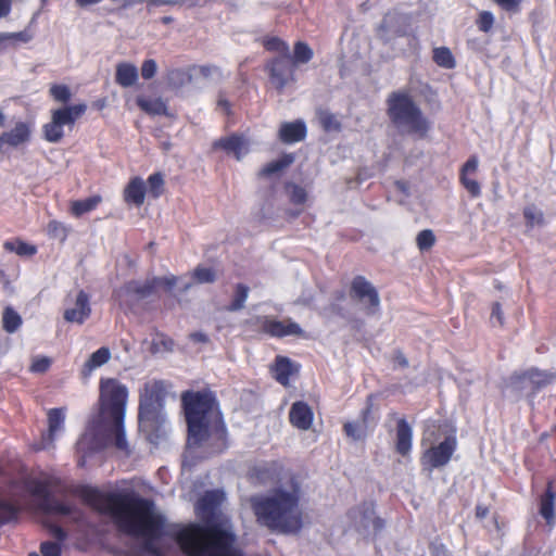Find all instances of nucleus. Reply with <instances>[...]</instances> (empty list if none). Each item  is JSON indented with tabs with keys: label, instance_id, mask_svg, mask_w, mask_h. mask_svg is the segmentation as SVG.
<instances>
[{
	"label": "nucleus",
	"instance_id": "aec40b11",
	"mask_svg": "<svg viewBox=\"0 0 556 556\" xmlns=\"http://www.w3.org/2000/svg\"><path fill=\"white\" fill-rule=\"evenodd\" d=\"M369 409H365L354 420L344 424L345 434L354 441L364 440L369 430L368 424Z\"/></svg>",
	"mask_w": 556,
	"mask_h": 556
},
{
	"label": "nucleus",
	"instance_id": "a211bd4d",
	"mask_svg": "<svg viewBox=\"0 0 556 556\" xmlns=\"http://www.w3.org/2000/svg\"><path fill=\"white\" fill-rule=\"evenodd\" d=\"M270 81L277 89H282L289 81L293 79L287 60L277 59L269 65Z\"/></svg>",
	"mask_w": 556,
	"mask_h": 556
},
{
	"label": "nucleus",
	"instance_id": "79ce46f5",
	"mask_svg": "<svg viewBox=\"0 0 556 556\" xmlns=\"http://www.w3.org/2000/svg\"><path fill=\"white\" fill-rule=\"evenodd\" d=\"M435 242V236L432 230L425 229L416 237V243L420 251L430 250Z\"/></svg>",
	"mask_w": 556,
	"mask_h": 556
},
{
	"label": "nucleus",
	"instance_id": "2f4dec72",
	"mask_svg": "<svg viewBox=\"0 0 556 556\" xmlns=\"http://www.w3.org/2000/svg\"><path fill=\"white\" fill-rule=\"evenodd\" d=\"M222 501V494L217 491L207 492L197 504L198 515L204 517L206 511H212Z\"/></svg>",
	"mask_w": 556,
	"mask_h": 556
},
{
	"label": "nucleus",
	"instance_id": "412c9836",
	"mask_svg": "<svg viewBox=\"0 0 556 556\" xmlns=\"http://www.w3.org/2000/svg\"><path fill=\"white\" fill-rule=\"evenodd\" d=\"M115 80L124 88L136 86L139 81L137 66L130 62L118 63L115 71Z\"/></svg>",
	"mask_w": 556,
	"mask_h": 556
},
{
	"label": "nucleus",
	"instance_id": "09e8293b",
	"mask_svg": "<svg viewBox=\"0 0 556 556\" xmlns=\"http://www.w3.org/2000/svg\"><path fill=\"white\" fill-rule=\"evenodd\" d=\"M149 191L154 195L159 197L163 191L164 179L160 174H153L148 179Z\"/></svg>",
	"mask_w": 556,
	"mask_h": 556
},
{
	"label": "nucleus",
	"instance_id": "13d9d810",
	"mask_svg": "<svg viewBox=\"0 0 556 556\" xmlns=\"http://www.w3.org/2000/svg\"><path fill=\"white\" fill-rule=\"evenodd\" d=\"M479 161L476 156L470 157L463 166L460 177H470L478 169Z\"/></svg>",
	"mask_w": 556,
	"mask_h": 556
},
{
	"label": "nucleus",
	"instance_id": "58836bf2",
	"mask_svg": "<svg viewBox=\"0 0 556 556\" xmlns=\"http://www.w3.org/2000/svg\"><path fill=\"white\" fill-rule=\"evenodd\" d=\"M50 96L60 103H67L72 98V91L68 86L62 84L51 85L49 88Z\"/></svg>",
	"mask_w": 556,
	"mask_h": 556
},
{
	"label": "nucleus",
	"instance_id": "4468645a",
	"mask_svg": "<svg viewBox=\"0 0 556 556\" xmlns=\"http://www.w3.org/2000/svg\"><path fill=\"white\" fill-rule=\"evenodd\" d=\"M553 380L551 374L531 370L528 374L517 377L513 380L510 390L517 391L521 394H528L533 387H542L549 383Z\"/></svg>",
	"mask_w": 556,
	"mask_h": 556
},
{
	"label": "nucleus",
	"instance_id": "f3484780",
	"mask_svg": "<svg viewBox=\"0 0 556 556\" xmlns=\"http://www.w3.org/2000/svg\"><path fill=\"white\" fill-rule=\"evenodd\" d=\"M289 417L294 427L308 430L312 427L314 414L307 404L295 402L290 409Z\"/></svg>",
	"mask_w": 556,
	"mask_h": 556
},
{
	"label": "nucleus",
	"instance_id": "37998d69",
	"mask_svg": "<svg viewBox=\"0 0 556 556\" xmlns=\"http://www.w3.org/2000/svg\"><path fill=\"white\" fill-rule=\"evenodd\" d=\"M288 193H289L291 202L296 205L304 204L308 199L307 191L304 188L296 186V185L289 186Z\"/></svg>",
	"mask_w": 556,
	"mask_h": 556
},
{
	"label": "nucleus",
	"instance_id": "6e6552de",
	"mask_svg": "<svg viewBox=\"0 0 556 556\" xmlns=\"http://www.w3.org/2000/svg\"><path fill=\"white\" fill-rule=\"evenodd\" d=\"M65 420V407L51 408L47 412L48 428L37 444L38 450L50 451L56 447V443L66 435Z\"/></svg>",
	"mask_w": 556,
	"mask_h": 556
},
{
	"label": "nucleus",
	"instance_id": "b1692460",
	"mask_svg": "<svg viewBox=\"0 0 556 556\" xmlns=\"http://www.w3.org/2000/svg\"><path fill=\"white\" fill-rule=\"evenodd\" d=\"M306 127L303 122L285 123L279 129V138L286 143H293L304 139Z\"/></svg>",
	"mask_w": 556,
	"mask_h": 556
},
{
	"label": "nucleus",
	"instance_id": "9b49d317",
	"mask_svg": "<svg viewBox=\"0 0 556 556\" xmlns=\"http://www.w3.org/2000/svg\"><path fill=\"white\" fill-rule=\"evenodd\" d=\"M409 17L399 12H389L382 18L378 34L381 39L391 41L396 37L404 36L409 29Z\"/></svg>",
	"mask_w": 556,
	"mask_h": 556
},
{
	"label": "nucleus",
	"instance_id": "c85d7f7f",
	"mask_svg": "<svg viewBox=\"0 0 556 556\" xmlns=\"http://www.w3.org/2000/svg\"><path fill=\"white\" fill-rule=\"evenodd\" d=\"M101 202L102 198L99 194L92 195L84 200L73 201L71 203V212L76 217H79L83 214L94 210Z\"/></svg>",
	"mask_w": 556,
	"mask_h": 556
},
{
	"label": "nucleus",
	"instance_id": "338daca9",
	"mask_svg": "<svg viewBox=\"0 0 556 556\" xmlns=\"http://www.w3.org/2000/svg\"><path fill=\"white\" fill-rule=\"evenodd\" d=\"M394 364L397 367L405 368L408 366V359L405 357L403 353H397L394 356Z\"/></svg>",
	"mask_w": 556,
	"mask_h": 556
},
{
	"label": "nucleus",
	"instance_id": "6e6d98bb",
	"mask_svg": "<svg viewBox=\"0 0 556 556\" xmlns=\"http://www.w3.org/2000/svg\"><path fill=\"white\" fill-rule=\"evenodd\" d=\"M265 46L268 50L277 51L282 54H288V46L279 38H270L265 41Z\"/></svg>",
	"mask_w": 556,
	"mask_h": 556
},
{
	"label": "nucleus",
	"instance_id": "49530a36",
	"mask_svg": "<svg viewBox=\"0 0 556 556\" xmlns=\"http://www.w3.org/2000/svg\"><path fill=\"white\" fill-rule=\"evenodd\" d=\"M153 282L155 290L161 288L165 291H170L174 287H176L178 278L174 275H165L163 277H153Z\"/></svg>",
	"mask_w": 556,
	"mask_h": 556
},
{
	"label": "nucleus",
	"instance_id": "39448f33",
	"mask_svg": "<svg viewBox=\"0 0 556 556\" xmlns=\"http://www.w3.org/2000/svg\"><path fill=\"white\" fill-rule=\"evenodd\" d=\"M162 392L163 383L153 380L147 382L140 393L139 428L151 441L161 437L165 422L161 409Z\"/></svg>",
	"mask_w": 556,
	"mask_h": 556
},
{
	"label": "nucleus",
	"instance_id": "f03ea898",
	"mask_svg": "<svg viewBox=\"0 0 556 556\" xmlns=\"http://www.w3.org/2000/svg\"><path fill=\"white\" fill-rule=\"evenodd\" d=\"M299 500V485L291 475H287L283 484L253 501V510L257 520L268 528L295 531L302 523Z\"/></svg>",
	"mask_w": 556,
	"mask_h": 556
},
{
	"label": "nucleus",
	"instance_id": "a878e982",
	"mask_svg": "<svg viewBox=\"0 0 556 556\" xmlns=\"http://www.w3.org/2000/svg\"><path fill=\"white\" fill-rule=\"evenodd\" d=\"M412 447V429L401 420L396 428V451L403 456L407 455Z\"/></svg>",
	"mask_w": 556,
	"mask_h": 556
},
{
	"label": "nucleus",
	"instance_id": "1a4fd4ad",
	"mask_svg": "<svg viewBox=\"0 0 556 556\" xmlns=\"http://www.w3.org/2000/svg\"><path fill=\"white\" fill-rule=\"evenodd\" d=\"M33 123L17 121L10 129L0 134V152L18 150L26 147L33 138Z\"/></svg>",
	"mask_w": 556,
	"mask_h": 556
},
{
	"label": "nucleus",
	"instance_id": "8fccbe9b",
	"mask_svg": "<svg viewBox=\"0 0 556 556\" xmlns=\"http://www.w3.org/2000/svg\"><path fill=\"white\" fill-rule=\"evenodd\" d=\"M4 40L22 41L24 43L29 42L34 38V33L30 29H25L18 33H7L2 34Z\"/></svg>",
	"mask_w": 556,
	"mask_h": 556
},
{
	"label": "nucleus",
	"instance_id": "e2e57ef3",
	"mask_svg": "<svg viewBox=\"0 0 556 556\" xmlns=\"http://www.w3.org/2000/svg\"><path fill=\"white\" fill-rule=\"evenodd\" d=\"M314 289L307 288L304 290L303 295L296 300V302L301 305H309L314 300Z\"/></svg>",
	"mask_w": 556,
	"mask_h": 556
},
{
	"label": "nucleus",
	"instance_id": "0e129e2a",
	"mask_svg": "<svg viewBox=\"0 0 556 556\" xmlns=\"http://www.w3.org/2000/svg\"><path fill=\"white\" fill-rule=\"evenodd\" d=\"M200 73L205 77H220V71L219 68L215 66H202L200 67Z\"/></svg>",
	"mask_w": 556,
	"mask_h": 556
},
{
	"label": "nucleus",
	"instance_id": "603ef678",
	"mask_svg": "<svg viewBox=\"0 0 556 556\" xmlns=\"http://www.w3.org/2000/svg\"><path fill=\"white\" fill-rule=\"evenodd\" d=\"M460 181L463 186L466 188V190L471 194V197H480L481 188L480 184L476 179L471 177H460Z\"/></svg>",
	"mask_w": 556,
	"mask_h": 556
},
{
	"label": "nucleus",
	"instance_id": "9d476101",
	"mask_svg": "<svg viewBox=\"0 0 556 556\" xmlns=\"http://www.w3.org/2000/svg\"><path fill=\"white\" fill-rule=\"evenodd\" d=\"M351 296L359 303L368 315H374L380 306V298L375 287L364 277L353 279Z\"/></svg>",
	"mask_w": 556,
	"mask_h": 556
},
{
	"label": "nucleus",
	"instance_id": "4c0bfd02",
	"mask_svg": "<svg viewBox=\"0 0 556 556\" xmlns=\"http://www.w3.org/2000/svg\"><path fill=\"white\" fill-rule=\"evenodd\" d=\"M52 364V358L43 355H36L31 357L29 371L36 375L47 372Z\"/></svg>",
	"mask_w": 556,
	"mask_h": 556
},
{
	"label": "nucleus",
	"instance_id": "c03bdc74",
	"mask_svg": "<svg viewBox=\"0 0 556 556\" xmlns=\"http://www.w3.org/2000/svg\"><path fill=\"white\" fill-rule=\"evenodd\" d=\"M46 511L55 516H67L73 511V506L62 502H51L47 505Z\"/></svg>",
	"mask_w": 556,
	"mask_h": 556
},
{
	"label": "nucleus",
	"instance_id": "423d86ee",
	"mask_svg": "<svg viewBox=\"0 0 556 556\" xmlns=\"http://www.w3.org/2000/svg\"><path fill=\"white\" fill-rule=\"evenodd\" d=\"M389 115L400 127L424 135L428 123L406 94H394L389 100Z\"/></svg>",
	"mask_w": 556,
	"mask_h": 556
},
{
	"label": "nucleus",
	"instance_id": "20e7f679",
	"mask_svg": "<svg viewBox=\"0 0 556 556\" xmlns=\"http://www.w3.org/2000/svg\"><path fill=\"white\" fill-rule=\"evenodd\" d=\"M189 444H199L213 430L219 428L220 419L214 401L207 395L193 393L184 396Z\"/></svg>",
	"mask_w": 556,
	"mask_h": 556
},
{
	"label": "nucleus",
	"instance_id": "de8ad7c7",
	"mask_svg": "<svg viewBox=\"0 0 556 556\" xmlns=\"http://www.w3.org/2000/svg\"><path fill=\"white\" fill-rule=\"evenodd\" d=\"M47 230H48V233L55 239L63 240L66 238V235H67V229H66L65 225L58 220L50 222L48 224Z\"/></svg>",
	"mask_w": 556,
	"mask_h": 556
},
{
	"label": "nucleus",
	"instance_id": "a19ab883",
	"mask_svg": "<svg viewBox=\"0 0 556 556\" xmlns=\"http://www.w3.org/2000/svg\"><path fill=\"white\" fill-rule=\"evenodd\" d=\"M355 523L361 528H368L375 522V511L370 505H367L364 511H354Z\"/></svg>",
	"mask_w": 556,
	"mask_h": 556
},
{
	"label": "nucleus",
	"instance_id": "a18cd8bd",
	"mask_svg": "<svg viewBox=\"0 0 556 556\" xmlns=\"http://www.w3.org/2000/svg\"><path fill=\"white\" fill-rule=\"evenodd\" d=\"M249 296V288L243 285H238L235 293L233 301L231 303V309H241L244 306L245 301Z\"/></svg>",
	"mask_w": 556,
	"mask_h": 556
},
{
	"label": "nucleus",
	"instance_id": "f257e3e1",
	"mask_svg": "<svg viewBox=\"0 0 556 556\" xmlns=\"http://www.w3.org/2000/svg\"><path fill=\"white\" fill-rule=\"evenodd\" d=\"M87 500L96 509L109 511L122 531L140 539L148 556H163L167 538L188 556H241L228 521L169 526L151 501L134 494L104 495L91 490Z\"/></svg>",
	"mask_w": 556,
	"mask_h": 556
},
{
	"label": "nucleus",
	"instance_id": "ea45409f",
	"mask_svg": "<svg viewBox=\"0 0 556 556\" xmlns=\"http://www.w3.org/2000/svg\"><path fill=\"white\" fill-rule=\"evenodd\" d=\"M293 161H294V159L292 155H290V154L283 155V156L279 157L278 160L273 161L271 163L267 164L264 167L263 173L264 174H274V173L280 172V170L287 168L289 165H291L293 163Z\"/></svg>",
	"mask_w": 556,
	"mask_h": 556
},
{
	"label": "nucleus",
	"instance_id": "5fc2aeb1",
	"mask_svg": "<svg viewBox=\"0 0 556 556\" xmlns=\"http://www.w3.org/2000/svg\"><path fill=\"white\" fill-rule=\"evenodd\" d=\"M494 24V16L491 12L483 11L480 13L478 25L480 30L488 33Z\"/></svg>",
	"mask_w": 556,
	"mask_h": 556
},
{
	"label": "nucleus",
	"instance_id": "72a5a7b5",
	"mask_svg": "<svg viewBox=\"0 0 556 556\" xmlns=\"http://www.w3.org/2000/svg\"><path fill=\"white\" fill-rule=\"evenodd\" d=\"M554 505V494L551 490H548L545 496L541 500L540 514L549 526H553L555 521Z\"/></svg>",
	"mask_w": 556,
	"mask_h": 556
},
{
	"label": "nucleus",
	"instance_id": "0eeeda50",
	"mask_svg": "<svg viewBox=\"0 0 556 556\" xmlns=\"http://www.w3.org/2000/svg\"><path fill=\"white\" fill-rule=\"evenodd\" d=\"M84 103L66 105L51 111L50 121L42 126L43 138L50 143H56L64 136V126H73L86 111Z\"/></svg>",
	"mask_w": 556,
	"mask_h": 556
},
{
	"label": "nucleus",
	"instance_id": "bb28decb",
	"mask_svg": "<svg viewBox=\"0 0 556 556\" xmlns=\"http://www.w3.org/2000/svg\"><path fill=\"white\" fill-rule=\"evenodd\" d=\"M111 359V351L108 348H101L92 353L83 367L84 376H89L94 369L106 364Z\"/></svg>",
	"mask_w": 556,
	"mask_h": 556
},
{
	"label": "nucleus",
	"instance_id": "4be33fe9",
	"mask_svg": "<svg viewBox=\"0 0 556 556\" xmlns=\"http://www.w3.org/2000/svg\"><path fill=\"white\" fill-rule=\"evenodd\" d=\"M123 195L126 203L136 206L142 205L146 198L144 181L139 177L132 178L125 187Z\"/></svg>",
	"mask_w": 556,
	"mask_h": 556
},
{
	"label": "nucleus",
	"instance_id": "5701e85b",
	"mask_svg": "<svg viewBox=\"0 0 556 556\" xmlns=\"http://www.w3.org/2000/svg\"><path fill=\"white\" fill-rule=\"evenodd\" d=\"M275 379L283 386L289 383V378L298 372V366L285 356H278L271 368Z\"/></svg>",
	"mask_w": 556,
	"mask_h": 556
},
{
	"label": "nucleus",
	"instance_id": "774afa93",
	"mask_svg": "<svg viewBox=\"0 0 556 556\" xmlns=\"http://www.w3.org/2000/svg\"><path fill=\"white\" fill-rule=\"evenodd\" d=\"M488 514H489V508L488 507L482 506V505L477 506V508H476V516H477V518L483 519V518H485L488 516Z\"/></svg>",
	"mask_w": 556,
	"mask_h": 556
},
{
	"label": "nucleus",
	"instance_id": "052dcab7",
	"mask_svg": "<svg viewBox=\"0 0 556 556\" xmlns=\"http://www.w3.org/2000/svg\"><path fill=\"white\" fill-rule=\"evenodd\" d=\"M186 78H187L186 74L181 71H172L168 74V83H169V85H172L175 88L182 86Z\"/></svg>",
	"mask_w": 556,
	"mask_h": 556
},
{
	"label": "nucleus",
	"instance_id": "473e14b6",
	"mask_svg": "<svg viewBox=\"0 0 556 556\" xmlns=\"http://www.w3.org/2000/svg\"><path fill=\"white\" fill-rule=\"evenodd\" d=\"M22 325V318L12 307H5L2 314V327L9 332H15Z\"/></svg>",
	"mask_w": 556,
	"mask_h": 556
},
{
	"label": "nucleus",
	"instance_id": "2eb2a0df",
	"mask_svg": "<svg viewBox=\"0 0 556 556\" xmlns=\"http://www.w3.org/2000/svg\"><path fill=\"white\" fill-rule=\"evenodd\" d=\"M91 314L89 295L83 290L78 291L73 303L64 312V319L68 323L83 324Z\"/></svg>",
	"mask_w": 556,
	"mask_h": 556
},
{
	"label": "nucleus",
	"instance_id": "dca6fc26",
	"mask_svg": "<svg viewBox=\"0 0 556 556\" xmlns=\"http://www.w3.org/2000/svg\"><path fill=\"white\" fill-rule=\"evenodd\" d=\"M214 147L224 150L227 154L233 155L238 161H241L250 152L249 140L237 135L217 140Z\"/></svg>",
	"mask_w": 556,
	"mask_h": 556
},
{
	"label": "nucleus",
	"instance_id": "bf43d9fd",
	"mask_svg": "<svg viewBox=\"0 0 556 556\" xmlns=\"http://www.w3.org/2000/svg\"><path fill=\"white\" fill-rule=\"evenodd\" d=\"M498 7L508 12H517L522 0H493Z\"/></svg>",
	"mask_w": 556,
	"mask_h": 556
},
{
	"label": "nucleus",
	"instance_id": "69168bd1",
	"mask_svg": "<svg viewBox=\"0 0 556 556\" xmlns=\"http://www.w3.org/2000/svg\"><path fill=\"white\" fill-rule=\"evenodd\" d=\"M11 11V0H0V18L9 15Z\"/></svg>",
	"mask_w": 556,
	"mask_h": 556
},
{
	"label": "nucleus",
	"instance_id": "f8f14e48",
	"mask_svg": "<svg viewBox=\"0 0 556 556\" xmlns=\"http://www.w3.org/2000/svg\"><path fill=\"white\" fill-rule=\"evenodd\" d=\"M456 447V440L454 437H447L438 445L428 448L422 456V464L429 468H437L444 466L451 459Z\"/></svg>",
	"mask_w": 556,
	"mask_h": 556
},
{
	"label": "nucleus",
	"instance_id": "680f3d73",
	"mask_svg": "<svg viewBox=\"0 0 556 556\" xmlns=\"http://www.w3.org/2000/svg\"><path fill=\"white\" fill-rule=\"evenodd\" d=\"M491 323L494 326H503V324H504V314H503L500 303L493 304L492 314H491Z\"/></svg>",
	"mask_w": 556,
	"mask_h": 556
},
{
	"label": "nucleus",
	"instance_id": "3c124183",
	"mask_svg": "<svg viewBox=\"0 0 556 556\" xmlns=\"http://www.w3.org/2000/svg\"><path fill=\"white\" fill-rule=\"evenodd\" d=\"M48 489V480L45 479H33L29 482L28 490L38 496H45Z\"/></svg>",
	"mask_w": 556,
	"mask_h": 556
},
{
	"label": "nucleus",
	"instance_id": "7ed1b4c3",
	"mask_svg": "<svg viewBox=\"0 0 556 556\" xmlns=\"http://www.w3.org/2000/svg\"><path fill=\"white\" fill-rule=\"evenodd\" d=\"M127 389L115 379H102L100 382V421L108 424L119 450L127 448L122 428L127 402Z\"/></svg>",
	"mask_w": 556,
	"mask_h": 556
},
{
	"label": "nucleus",
	"instance_id": "c9c22d12",
	"mask_svg": "<svg viewBox=\"0 0 556 556\" xmlns=\"http://www.w3.org/2000/svg\"><path fill=\"white\" fill-rule=\"evenodd\" d=\"M313 58V50L302 41L294 46L293 65L307 63Z\"/></svg>",
	"mask_w": 556,
	"mask_h": 556
},
{
	"label": "nucleus",
	"instance_id": "393cba45",
	"mask_svg": "<svg viewBox=\"0 0 556 556\" xmlns=\"http://www.w3.org/2000/svg\"><path fill=\"white\" fill-rule=\"evenodd\" d=\"M137 105L149 115H165L167 114V105L160 97H147L138 94L136 98Z\"/></svg>",
	"mask_w": 556,
	"mask_h": 556
},
{
	"label": "nucleus",
	"instance_id": "ddd939ff",
	"mask_svg": "<svg viewBox=\"0 0 556 556\" xmlns=\"http://www.w3.org/2000/svg\"><path fill=\"white\" fill-rule=\"evenodd\" d=\"M257 324L265 332L274 337L303 334L301 327L291 320H277L264 316L257 318Z\"/></svg>",
	"mask_w": 556,
	"mask_h": 556
},
{
	"label": "nucleus",
	"instance_id": "c756f323",
	"mask_svg": "<svg viewBox=\"0 0 556 556\" xmlns=\"http://www.w3.org/2000/svg\"><path fill=\"white\" fill-rule=\"evenodd\" d=\"M3 248L7 251L13 252L22 257H30L37 252L36 245L22 241L20 239L4 242Z\"/></svg>",
	"mask_w": 556,
	"mask_h": 556
},
{
	"label": "nucleus",
	"instance_id": "f704fd0d",
	"mask_svg": "<svg viewBox=\"0 0 556 556\" xmlns=\"http://www.w3.org/2000/svg\"><path fill=\"white\" fill-rule=\"evenodd\" d=\"M434 62L442 67L453 68L455 66V60L450 49L440 47L433 50Z\"/></svg>",
	"mask_w": 556,
	"mask_h": 556
},
{
	"label": "nucleus",
	"instance_id": "4d7b16f0",
	"mask_svg": "<svg viewBox=\"0 0 556 556\" xmlns=\"http://www.w3.org/2000/svg\"><path fill=\"white\" fill-rule=\"evenodd\" d=\"M15 509L8 504H0V526L14 519Z\"/></svg>",
	"mask_w": 556,
	"mask_h": 556
},
{
	"label": "nucleus",
	"instance_id": "6ab92c4d",
	"mask_svg": "<svg viewBox=\"0 0 556 556\" xmlns=\"http://www.w3.org/2000/svg\"><path fill=\"white\" fill-rule=\"evenodd\" d=\"M155 291L153 278L147 280H134L126 283L119 291V295H127L135 300L149 296Z\"/></svg>",
	"mask_w": 556,
	"mask_h": 556
},
{
	"label": "nucleus",
	"instance_id": "864d4df0",
	"mask_svg": "<svg viewBox=\"0 0 556 556\" xmlns=\"http://www.w3.org/2000/svg\"><path fill=\"white\" fill-rule=\"evenodd\" d=\"M157 72V64L154 60L149 59L146 60L141 65V76L144 79H151L155 76Z\"/></svg>",
	"mask_w": 556,
	"mask_h": 556
},
{
	"label": "nucleus",
	"instance_id": "cd10ccee",
	"mask_svg": "<svg viewBox=\"0 0 556 556\" xmlns=\"http://www.w3.org/2000/svg\"><path fill=\"white\" fill-rule=\"evenodd\" d=\"M52 535L58 540V542L47 541L41 544V555L42 556H61V542L66 538L64 531L59 527L51 528Z\"/></svg>",
	"mask_w": 556,
	"mask_h": 556
},
{
	"label": "nucleus",
	"instance_id": "7c9ffc66",
	"mask_svg": "<svg viewBox=\"0 0 556 556\" xmlns=\"http://www.w3.org/2000/svg\"><path fill=\"white\" fill-rule=\"evenodd\" d=\"M522 214L526 220V225L530 228L542 227L545 225V217L543 211L534 204L527 205L523 208Z\"/></svg>",
	"mask_w": 556,
	"mask_h": 556
},
{
	"label": "nucleus",
	"instance_id": "e433bc0d",
	"mask_svg": "<svg viewBox=\"0 0 556 556\" xmlns=\"http://www.w3.org/2000/svg\"><path fill=\"white\" fill-rule=\"evenodd\" d=\"M192 278L197 283H212L216 280L217 274L213 268L198 266L192 271Z\"/></svg>",
	"mask_w": 556,
	"mask_h": 556
}]
</instances>
